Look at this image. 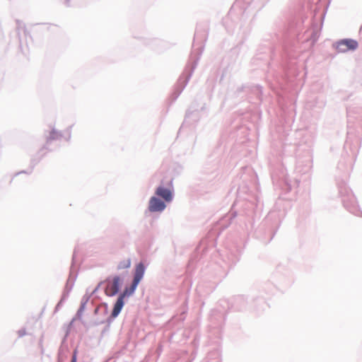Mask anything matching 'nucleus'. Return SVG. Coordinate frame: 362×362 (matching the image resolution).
I'll list each match as a JSON object with an SVG mask.
<instances>
[{
	"mask_svg": "<svg viewBox=\"0 0 362 362\" xmlns=\"http://www.w3.org/2000/svg\"><path fill=\"white\" fill-rule=\"evenodd\" d=\"M358 46V42L352 39H344L336 43V49L339 52H346L355 50Z\"/></svg>",
	"mask_w": 362,
	"mask_h": 362,
	"instance_id": "obj_3",
	"label": "nucleus"
},
{
	"mask_svg": "<svg viewBox=\"0 0 362 362\" xmlns=\"http://www.w3.org/2000/svg\"><path fill=\"white\" fill-rule=\"evenodd\" d=\"M120 278L118 276H115L112 278V279H107L104 281L106 283V286L105 288V293L108 296H113L116 295L119 291L120 286ZM103 282H100L99 284H103Z\"/></svg>",
	"mask_w": 362,
	"mask_h": 362,
	"instance_id": "obj_2",
	"label": "nucleus"
},
{
	"mask_svg": "<svg viewBox=\"0 0 362 362\" xmlns=\"http://www.w3.org/2000/svg\"><path fill=\"white\" fill-rule=\"evenodd\" d=\"M144 272H145V267H144V264L143 263L138 264L135 269L134 280H133V282H132L131 286L129 288H125V290L123 291V293L122 294H120V296L118 297V298L114 305V308H113V310H112V312L111 314V316L112 317H116L119 314V313L122 310V309L124 306V298H125V296H130L134 292L138 284H139V282L141 281V280L142 279V278L144 276Z\"/></svg>",
	"mask_w": 362,
	"mask_h": 362,
	"instance_id": "obj_1",
	"label": "nucleus"
},
{
	"mask_svg": "<svg viewBox=\"0 0 362 362\" xmlns=\"http://www.w3.org/2000/svg\"><path fill=\"white\" fill-rule=\"evenodd\" d=\"M131 266V259H126L124 260H122L119 262V263L117 265V269L122 270L129 268Z\"/></svg>",
	"mask_w": 362,
	"mask_h": 362,
	"instance_id": "obj_6",
	"label": "nucleus"
},
{
	"mask_svg": "<svg viewBox=\"0 0 362 362\" xmlns=\"http://www.w3.org/2000/svg\"><path fill=\"white\" fill-rule=\"evenodd\" d=\"M71 362H76V352L74 351L71 361Z\"/></svg>",
	"mask_w": 362,
	"mask_h": 362,
	"instance_id": "obj_7",
	"label": "nucleus"
},
{
	"mask_svg": "<svg viewBox=\"0 0 362 362\" xmlns=\"http://www.w3.org/2000/svg\"><path fill=\"white\" fill-rule=\"evenodd\" d=\"M165 208V204L163 202L158 198L153 197L149 201L148 209L150 211H161Z\"/></svg>",
	"mask_w": 362,
	"mask_h": 362,
	"instance_id": "obj_4",
	"label": "nucleus"
},
{
	"mask_svg": "<svg viewBox=\"0 0 362 362\" xmlns=\"http://www.w3.org/2000/svg\"><path fill=\"white\" fill-rule=\"evenodd\" d=\"M156 194L162 197L167 202H170L173 199L172 191L170 189L161 186L156 189Z\"/></svg>",
	"mask_w": 362,
	"mask_h": 362,
	"instance_id": "obj_5",
	"label": "nucleus"
}]
</instances>
